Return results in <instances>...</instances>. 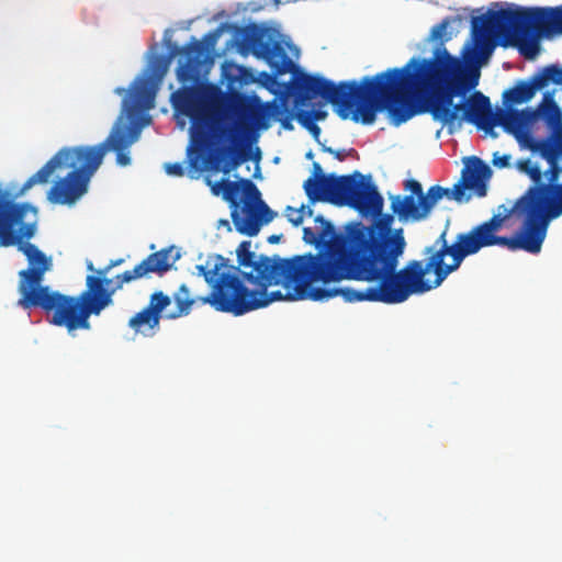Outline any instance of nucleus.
Here are the masks:
<instances>
[{
  "mask_svg": "<svg viewBox=\"0 0 562 562\" xmlns=\"http://www.w3.org/2000/svg\"><path fill=\"white\" fill-rule=\"evenodd\" d=\"M315 229L303 228V240L319 252L282 259L251 251V241L239 244V267L220 255H209L195 266L194 274L211 286L204 300L216 311L236 316L277 301H327L341 296L346 302L406 301V291L396 273L403 255V231L392 234L394 216L386 214L370 226L350 223L337 233L323 215L315 216Z\"/></svg>",
  "mask_w": 562,
  "mask_h": 562,
  "instance_id": "f257e3e1",
  "label": "nucleus"
},
{
  "mask_svg": "<svg viewBox=\"0 0 562 562\" xmlns=\"http://www.w3.org/2000/svg\"><path fill=\"white\" fill-rule=\"evenodd\" d=\"M243 54L251 53L265 59L280 75L292 72L291 90L296 105L323 98L336 105L342 120L373 124L376 112L387 110L390 122L400 126L419 113H429L430 99L436 95V56L413 57L404 67L392 68L374 77L356 81H334L321 76L301 72L292 58L300 49L288 35L273 27L249 26L237 35Z\"/></svg>",
  "mask_w": 562,
  "mask_h": 562,
  "instance_id": "f03ea898",
  "label": "nucleus"
},
{
  "mask_svg": "<svg viewBox=\"0 0 562 562\" xmlns=\"http://www.w3.org/2000/svg\"><path fill=\"white\" fill-rule=\"evenodd\" d=\"M171 100L176 111L192 121L187 155L196 170L229 172L249 160L257 132L267 130L269 117L280 113L276 103H261L258 97L243 94L226 95L214 114L206 113L193 89H181Z\"/></svg>",
  "mask_w": 562,
  "mask_h": 562,
  "instance_id": "7ed1b4c3",
  "label": "nucleus"
},
{
  "mask_svg": "<svg viewBox=\"0 0 562 562\" xmlns=\"http://www.w3.org/2000/svg\"><path fill=\"white\" fill-rule=\"evenodd\" d=\"M514 167L527 176L532 186L516 201L513 209L501 205L492 218L468 233L457 235L453 244L465 240L474 243L476 248L468 256L491 246L539 254L550 222L562 215L557 212L560 202L555 193L550 191V187H557L558 181L546 180L540 166L531 159H519Z\"/></svg>",
  "mask_w": 562,
  "mask_h": 562,
  "instance_id": "20e7f679",
  "label": "nucleus"
},
{
  "mask_svg": "<svg viewBox=\"0 0 562 562\" xmlns=\"http://www.w3.org/2000/svg\"><path fill=\"white\" fill-rule=\"evenodd\" d=\"M473 46L468 44L463 54ZM436 95L430 99L429 110L435 122L448 128L449 134L459 131L464 122L496 137L494 133L495 113L490 99L480 91L467 94L479 85V66L490 54L483 55L476 63H462L445 48L436 50ZM463 60H465L463 58Z\"/></svg>",
  "mask_w": 562,
  "mask_h": 562,
  "instance_id": "39448f33",
  "label": "nucleus"
},
{
  "mask_svg": "<svg viewBox=\"0 0 562 562\" xmlns=\"http://www.w3.org/2000/svg\"><path fill=\"white\" fill-rule=\"evenodd\" d=\"M180 258L179 250L171 246L149 255L132 270L116 276L117 284L111 291L104 288L110 286L113 280H102L94 276L87 277V290L78 297L67 296L57 291L44 286L37 292L29 293L26 301H19L23 308L42 307L53 312L50 323L56 326L66 327L68 333L76 329H89L90 315H99L105 307L113 303V293L123 286L124 283L146 277L154 272L162 274L167 272Z\"/></svg>",
  "mask_w": 562,
  "mask_h": 562,
  "instance_id": "423d86ee",
  "label": "nucleus"
},
{
  "mask_svg": "<svg viewBox=\"0 0 562 562\" xmlns=\"http://www.w3.org/2000/svg\"><path fill=\"white\" fill-rule=\"evenodd\" d=\"M562 35V5L488 10L472 18L473 46L464 53L467 63H476L483 55L492 53L493 43L503 38L516 46L526 59H535L540 53V40H552Z\"/></svg>",
  "mask_w": 562,
  "mask_h": 562,
  "instance_id": "0eeeda50",
  "label": "nucleus"
},
{
  "mask_svg": "<svg viewBox=\"0 0 562 562\" xmlns=\"http://www.w3.org/2000/svg\"><path fill=\"white\" fill-rule=\"evenodd\" d=\"M492 177L491 168L480 158L470 157L462 170L460 183L451 189L441 186H431L425 193L423 186L415 179L403 182L405 194H390V209L402 223H417L427 220L437 203L447 198L459 203L468 202L471 194L467 190L474 191L475 195H486V182Z\"/></svg>",
  "mask_w": 562,
  "mask_h": 562,
  "instance_id": "6e6552de",
  "label": "nucleus"
},
{
  "mask_svg": "<svg viewBox=\"0 0 562 562\" xmlns=\"http://www.w3.org/2000/svg\"><path fill=\"white\" fill-rule=\"evenodd\" d=\"M36 209L29 204H16L8 200V194L0 183V247L18 246L26 257L29 268L19 272V292L26 301L29 293L37 292L44 286L41 283L44 274L53 268V260L30 241L36 231Z\"/></svg>",
  "mask_w": 562,
  "mask_h": 562,
  "instance_id": "1a4fd4ad",
  "label": "nucleus"
},
{
  "mask_svg": "<svg viewBox=\"0 0 562 562\" xmlns=\"http://www.w3.org/2000/svg\"><path fill=\"white\" fill-rule=\"evenodd\" d=\"M85 156L83 146L63 148L36 173L30 177L23 187L19 188L15 184H10L3 188V191L8 194V200L12 201V199L24 194L33 186L46 183L56 169H72L65 178L57 181L47 194L52 203L71 205L87 193L90 179L95 172V170H92L91 161L86 159Z\"/></svg>",
  "mask_w": 562,
  "mask_h": 562,
  "instance_id": "9d476101",
  "label": "nucleus"
},
{
  "mask_svg": "<svg viewBox=\"0 0 562 562\" xmlns=\"http://www.w3.org/2000/svg\"><path fill=\"white\" fill-rule=\"evenodd\" d=\"M446 235L447 229L434 245L425 249L424 254L427 256L425 265L414 260L396 271L402 289L406 291V300L413 294H422L439 286L475 248L474 243L470 240L448 245Z\"/></svg>",
  "mask_w": 562,
  "mask_h": 562,
  "instance_id": "9b49d317",
  "label": "nucleus"
},
{
  "mask_svg": "<svg viewBox=\"0 0 562 562\" xmlns=\"http://www.w3.org/2000/svg\"><path fill=\"white\" fill-rule=\"evenodd\" d=\"M207 182L214 195H222L229 203L234 226L243 235H258L260 228L278 215L265 203L259 189L249 179L223 180L214 184L210 180Z\"/></svg>",
  "mask_w": 562,
  "mask_h": 562,
  "instance_id": "f8f14e48",
  "label": "nucleus"
},
{
  "mask_svg": "<svg viewBox=\"0 0 562 562\" xmlns=\"http://www.w3.org/2000/svg\"><path fill=\"white\" fill-rule=\"evenodd\" d=\"M150 120L146 113L125 112L122 104L121 113L105 140L95 146H83L85 158L91 161L92 170H98L105 153L110 150L116 154L119 166H128L131 164L130 147L139 139L143 127L148 125Z\"/></svg>",
  "mask_w": 562,
  "mask_h": 562,
  "instance_id": "ddd939ff",
  "label": "nucleus"
},
{
  "mask_svg": "<svg viewBox=\"0 0 562 562\" xmlns=\"http://www.w3.org/2000/svg\"><path fill=\"white\" fill-rule=\"evenodd\" d=\"M156 50L157 44L155 43L147 54V67L134 79L128 91L121 87L114 89V93L125 94L122 101L125 112L146 113L155 106L156 94L175 56L173 52L165 56L158 55Z\"/></svg>",
  "mask_w": 562,
  "mask_h": 562,
  "instance_id": "4468645a",
  "label": "nucleus"
},
{
  "mask_svg": "<svg viewBox=\"0 0 562 562\" xmlns=\"http://www.w3.org/2000/svg\"><path fill=\"white\" fill-rule=\"evenodd\" d=\"M336 205L351 206L362 214H370L378 218L384 216L383 198L376 187L370 181L366 182L361 173L352 176L330 175V200Z\"/></svg>",
  "mask_w": 562,
  "mask_h": 562,
  "instance_id": "2eb2a0df",
  "label": "nucleus"
},
{
  "mask_svg": "<svg viewBox=\"0 0 562 562\" xmlns=\"http://www.w3.org/2000/svg\"><path fill=\"white\" fill-rule=\"evenodd\" d=\"M535 122L541 120L549 130L548 136L540 138V157L548 162L546 180L559 181L562 175V113L553 94L546 92L542 101L532 110Z\"/></svg>",
  "mask_w": 562,
  "mask_h": 562,
  "instance_id": "dca6fc26",
  "label": "nucleus"
},
{
  "mask_svg": "<svg viewBox=\"0 0 562 562\" xmlns=\"http://www.w3.org/2000/svg\"><path fill=\"white\" fill-rule=\"evenodd\" d=\"M533 124L535 115L530 108L520 111L499 109L495 112L494 127L502 126L517 139L521 148L529 149L540 156V148H538L540 138L532 137L530 133Z\"/></svg>",
  "mask_w": 562,
  "mask_h": 562,
  "instance_id": "f3484780",
  "label": "nucleus"
},
{
  "mask_svg": "<svg viewBox=\"0 0 562 562\" xmlns=\"http://www.w3.org/2000/svg\"><path fill=\"white\" fill-rule=\"evenodd\" d=\"M170 303L171 300L168 295H165L162 292L154 293L150 297L149 305L134 315L130 319L128 326L136 333L146 337L154 336L159 327L160 318L165 317L162 313Z\"/></svg>",
  "mask_w": 562,
  "mask_h": 562,
  "instance_id": "a211bd4d",
  "label": "nucleus"
},
{
  "mask_svg": "<svg viewBox=\"0 0 562 562\" xmlns=\"http://www.w3.org/2000/svg\"><path fill=\"white\" fill-rule=\"evenodd\" d=\"M178 54L182 55L177 69L178 80L180 82H188L195 79L201 66V57L203 54L202 44L193 38L192 43L181 48Z\"/></svg>",
  "mask_w": 562,
  "mask_h": 562,
  "instance_id": "6ab92c4d",
  "label": "nucleus"
},
{
  "mask_svg": "<svg viewBox=\"0 0 562 562\" xmlns=\"http://www.w3.org/2000/svg\"><path fill=\"white\" fill-rule=\"evenodd\" d=\"M303 189L312 205L316 202H329L330 175L326 177H310L304 181Z\"/></svg>",
  "mask_w": 562,
  "mask_h": 562,
  "instance_id": "aec40b11",
  "label": "nucleus"
},
{
  "mask_svg": "<svg viewBox=\"0 0 562 562\" xmlns=\"http://www.w3.org/2000/svg\"><path fill=\"white\" fill-rule=\"evenodd\" d=\"M539 89L540 88L536 86V78L532 76L530 82L520 81L514 88L505 91L503 94L504 103L506 105H513L528 102Z\"/></svg>",
  "mask_w": 562,
  "mask_h": 562,
  "instance_id": "412c9836",
  "label": "nucleus"
},
{
  "mask_svg": "<svg viewBox=\"0 0 562 562\" xmlns=\"http://www.w3.org/2000/svg\"><path fill=\"white\" fill-rule=\"evenodd\" d=\"M461 20L458 16H449L443 19L440 23L434 25L431 27L430 34H429V41L439 43V45L435 48L434 53L438 48H447L443 46V43L452 38V32H448L449 25L453 23H459ZM435 57V54H432V57Z\"/></svg>",
  "mask_w": 562,
  "mask_h": 562,
  "instance_id": "4be33fe9",
  "label": "nucleus"
},
{
  "mask_svg": "<svg viewBox=\"0 0 562 562\" xmlns=\"http://www.w3.org/2000/svg\"><path fill=\"white\" fill-rule=\"evenodd\" d=\"M173 299L177 303V311L166 312L165 317L173 319L183 315H188L193 304V301L190 297L189 289L184 284H182L179 288V290L175 293Z\"/></svg>",
  "mask_w": 562,
  "mask_h": 562,
  "instance_id": "5701e85b",
  "label": "nucleus"
},
{
  "mask_svg": "<svg viewBox=\"0 0 562 562\" xmlns=\"http://www.w3.org/2000/svg\"><path fill=\"white\" fill-rule=\"evenodd\" d=\"M533 76L536 78V86L540 89L544 88L550 82L562 85V69L557 65L547 66Z\"/></svg>",
  "mask_w": 562,
  "mask_h": 562,
  "instance_id": "b1692460",
  "label": "nucleus"
},
{
  "mask_svg": "<svg viewBox=\"0 0 562 562\" xmlns=\"http://www.w3.org/2000/svg\"><path fill=\"white\" fill-rule=\"evenodd\" d=\"M313 206L310 202L302 204L300 207L286 206L284 215L294 226H300L305 217L313 216Z\"/></svg>",
  "mask_w": 562,
  "mask_h": 562,
  "instance_id": "393cba45",
  "label": "nucleus"
},
{
  "mask_svg": "<svg viewBox=\"0 0 562 562\" xmlns=\"http://www.w3.org/2000/svg\"><path fill=\"white\" fill-rule=\"evenodd\" d=\"M512 156L508 154L501 155L499 153H494L492 164L496 168H509L512 167L510 164Z\"/></svg>",
  "mask_w": 562,
  "mask_h": 562,
  "instance_id": "a878e982",
  "label": "nucleus"
},
{
  "mask_svg": "<svg viewBox=\"0 0 562 562\" xmlns=\"http://www.w3.org/2000/svg\"><path fill=\"white\" fill-rule=\"evenodd\" d=\"M122 262H123V260H122V259L116 260V261H112V262H111L106 268L101 269V270H98V271H97V272H98V274H99V277H98V278H100V279H102V280H108V279L105 278V276H106V274H108V272L111 270V268H112V267H114V266L121 265ZM112 280H113V282H112V284H110V286L104 285V288H105V289H108L109 291H111V290H112L113 288H115V286H116V284H117L116 277H115L114 279H112Z\"/></svg>",
  "mask_w": 562,
  "mask_h": 562,
  "instance_id": "bb28decb",
  "label": "nucleus"
},
{
  "mask_svg": "<svg viewBox=\"0 0 562 562\" xmlns=\"http://www.w3.org/2000/svg\"><path fill=\"white\" fill-rule=\"evenodd\" d=\"M295 117L303 127H306L308 125L311 126L312 124L315 123L313 113H311V111L301 110L296 112Z\"/></svg>",
  "mask_w": 562,
  "mask_h": 562,
  "instance_id": "cd10ccee",
  "label": "nucleus"
},
{
  "mask_svg": "<svg viewBox=\"0 0 562 562\" xmlns=\"http://www.w3.org/2000/svg\"><path fill=\"white\" fill-rule=\"evenodd\" d=\"M164 168H165L166 173L169 176L181 177V176H183V172H184L182 165L179 162L165 164Z\"/></svg>",
  "mask_w": 562,
  "mask_h": 562,
  "instance_id": "c85d7f7f",
  "label": "nucleus"
},
{
  "mask_svg": "<svg viewBox=\"0 0 562 562\" xmlns=\"http://www.w3.org/2000/svg\"><path fill=\"white\" fill-rule=\"evenodd\" d=\"M171 37H172V31L167 29L164 33V44L168 47V49L170 50L169 54H171L172 52L175 53V56L178 54V52H180L181 49L178 48V46L176 44H173L171 42Z\"/></svg>",
  "mask_w": 562,
  "mask_h": 562,
  "instance_id": "c756f323",
  "label": "nucleus"
},
{
  "mask_svg": "<svg viewBox=\"0 0 562 562\" xmlns=\"http://www.w3.org/2000/svg\"><path fill=\"white\" fill-rule=\"evenodd\" d=\"M550 191L555 193V198L560 202L558 205V213H562V183L557 182V187H550Z\"/></svg>",
  "mask_w": 562,
  "mask_h": 562,
  "instance_id": "7c9ffc66",
  "label": "nucleus"
},
{
  "mask_svg": "<svg viewBox=\"0 0 562 562\" xmlns=\"http://www.w3.org/2000/svg\"><path fill=\"white\" fill-rule=\"evenodd\" d=\"M305 128L314 136L317 142H319L321 128L316 123L312 124L311 126L308 125Z\"/></svg>",
  "mask_w": 562,
  "mask_h": 562,
  "instance_id": "2f4dec72",
  "label": "nucleus"
},
{
  "mask_svg": "<svg viewBox=\"0 0 562 562\" xmlns=\"http://www.w3.org/2000/svg\"><path fill=\"white\" fill-rule=\"evenodd\" d=\"M217 37H218V32H211V33H207L205 36H204V42L207 44V45H215L216 41H217Z\"/></svg>",
  "mask_w": 562,
  "mask_h": 562,
  "instance_id": "473e14b6",
  "label": "nucleus"
},
{
  "mask_svg": "<svg viewBox=\"0 0 562 562\" xmlns=\"http://www.w3.org/2000/svg\"><path fill=\"white\" fill-rule=\"evenodd\" d=\"M311 113H313V116H314L315 121H322V120H324L327 116V112L323 111L321 109L312 110Z\"/></svg>",
  "mask_w": 562,
  "mask_h": 562,
  "instance_id": "72a5a7b5",
  "label": "nucleus"
},
{
  "mask_svg": "<svg viewBox=\"0 0 562 562\" xmlns=\"http://www.w3.org/2000/svg\"><path fill=\"white\" fill-rule=\"evenodd\" d=\"M323 149H324V151L335 155V157L338 158L339 160L345 159V154L342 151H338V150H335V149H333L330 147H326V146H323Z\"/></svg>",
  "mask_w": 562,
  "mask_h": 562,
  "instance_id": "f704fd0d",
  "label": "nucleus"
},
{
  "mask_svg": "<svg viewBox=\"0 0 562 562\" xmlns=\"http://www.w3.org/2000/svg\"><path fill=\"white\" fill-rule=\"evenodd\" d=\"M327 175H324L323 169L318 162L313 164V175L311 177H326Z\"/></svg>",
  "mask_w": 562,
  "mask_h": 562,
  "instance_id": "c9c22d12",
  "label": "nucleus"
},
{
  "mask_svg": "<svg viewBox=\"0 0 562 562\" xmlns=\"http://www.w3.org/2000/svg\"><path fill=\"white\" fill-rule=\"evenodd\" d=\"M225 227L228 232L232 231L231 223L228 220H220L217 222V228Z\"/></svg>",
  "mask_w": 562,
  "mask_h": 562,
  "instance_id": "e433bc0d",
  "label": "nucleus"
},
{
  "mask_svg": "<svg viewBox=\"0 0 562 562\" xmlns=\"http://www.w3.org/2000/svg\"><path fill=\"white\" fill-rule=\"evenodd\" d=\"M280 122L282 123V126L285 128V130H293V125L291 124L290 120L288 117L285 119H280Z\"/></svg>",
  "mask_w": 562,
  "mask_h": 562,
  "instance_id": "4c0bfd02",
  "label": "nucleus"
},
{
  "mask_svg": "<svg viewBox=\"0 0 562 562\" xmlns=\"http://www.w3.org/2000/svg\"><path fill=\"white\" fill-rule=\"evenodd\" d=\"M281 236L279 235H271L269 238H268V241L270 244H274V243H278L280 240Z\"/></svg>",
  "mask_w": 562,
  "mask_h": 562,
  "instance_id": "58836bf2",
  "label": "nucleus"
},
{
  "mask_svg": "<svg viewBox=\"0 0 562 562\" xmlns=\"http://www.w3.org/2000/svg\"><path fill=\"white\" fill-rule=\"evenodd\" d=\"M177 124L180 126V128H184L186 122L184 120L177 117Z\"/></svg>",
  "mask_w": 562,
  "mask_h": 562,
  "instance_id": "ea45409f",
  "label": "nucleus"
},
{
  "mask_svg": "<svg viewBox=\"0 0 562 562\" xmlns=\"http://www.w3.org/2000/svg\"><path fill=\"white\" fill-rule=\"evenodd\" d=\"M267 80L271 83V86H274L277 85V80L274 77L272 76H267Z\"/></svg>",
  "mask_w": 562,
  "mask_h": 562,
  "instance_id": "a19ab883",
  "label": "nucleus"
},
{
  "mask_svg": "<svg viewBox=\"0 0 562 562\" xmlns=\"http://www.w3.org/2000/svg\"><path fill=\"white\" fill-rule=\"evenodd\" d=\"M88 269H89L90 271H94V268H93L92 262H88Z\"/></svg>",
  "mask_w": 562,
  "mask_h": 562,
  "instance_id": "79ce46f5",
  "label": "nucleus"
},
{
  "mask_svg": "<svg viewBox=\"0 0 562 562\" xmlns=\"http://www.w3.org/2000/svg\"><path fill=\"white\" fill-rule=\"evenodd\" d=\"M257 160L260 159V148H257V157H256Z\"/></svg>",
  "mask_w": 562,
  "mask_h": 562,
  "instance_id": "37998d69",
  "label": "nucleus"
},
{
  "mask_svg": "<svg viewBox=\"0 0 562 562\" xmlns=\"http://www.w3.org/2000/svg\"><path fill=\"white\" fill-rule=\"evenodd\" d=\"M312 157H313L312 151H308V153L306 154V158H312Z\"/></svg>",
  "mask_w": 562,
  "mask_h": 562,
  "instance_id": "c03bdc74",
  "label": "nucleus"
},
{
  "mask_svg": "<svg viewBox=\"0 0 562 562\" xmlns=\"http://www.w3.org/2000/svg\"><path fill=\"white\" fill-rule=\"evenodd\" d=\"M274 1H276V3H278V2H279V0H274Z\"/></svg>",
  "mask_w": 562,
  "mask_h": 562,
  "instance_id": "a18cd8bd",
  "label": "nucleus"
}]
</instances>
